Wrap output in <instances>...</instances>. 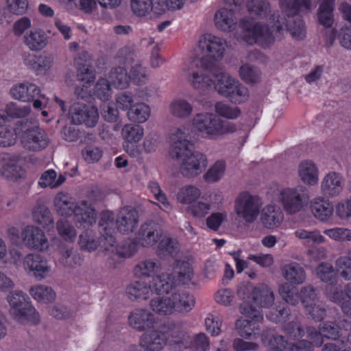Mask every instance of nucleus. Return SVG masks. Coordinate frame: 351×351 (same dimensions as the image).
Wrapping results in <instances>:
<instances>
[{
  "instance_id": "nucleus-34",
  "label": "nucleus",
  "mask_w": 351,
  "mask_h": 351,
  "mask_svg": "<svg viewBox=\"0 0 351 351\" xmlns=\"http://www.w3.org/2000/svg\"><path fill=\"white\" fill-rule=\"evenodd\" d=\"M282 271L284 278L291 284H302L306 278L304 269L297 263L285 265Z\"/></svg>"
},
{
  "instance_id": "nucleus-10",
  "label": "nucleus",
  "mask_w": 351,
  "mask_h": 351,
  "mask_svg": "<svg viewBox=\"0 0 351 351\" xmlns=\"http://www.w3.org/2000/svg\"><path fill=\"white\" fill-rule=\"evenodd\" d=\"M280 202L288 214H295L302 209L308 200L307 189L303 186L287 188L280 193Z\"/></svg>"
},
{
  "instance_id": "nucleus-39",
  "label": "nucleus",
  "mask_w": 351,
  "mask_h": 351,
  "mask_svg": "<svg viewBox=\"0 0 351 351\" xmlns=\"http://www.w3.org/2000/svg\"><path fill=\"white\" fill-rule=\"evenodd\" d=\"M108 82L117 88H125L128 86L130 77L126 69L121 66L112 68L108 73Z\"/></svg>"
},
{
  "instance_id": "nucleus-37",
  "label": "nucleus",
  "mask_w": 351,
  "mask_h": 351,
  "mask_svg": "<svg viewBox=\"0 0 351 351\" xmlns=\"http://www.w3.org/2000/svg\"><path fill=\"white\" fill-rule=\"evenodd\" d=\"M177 276V281L179 283H181L182 285L186 284L188 282H189L191 280L192 276H193V270L190 265V264L186 261H178L176 262V267L174 269V273L170 274L167 275L163 274L165 278H167V276H171L173 278V282L174 285L173 288L176 286V276Z\"/></svg>"
},
{
  "instance_id": "nucleus-29",
  "label": "nucleus",
  "mask_w": 351,
  "mask_h": 351,
  "mask_svg": "<svg viewBox=\"0 0 351 351\" xmlns=\"http://www.w3.org/2000/svg\"><path fill=\"white\" fill-rule=\"evenodd\" d=\"M8 123V119L5 112H0V147H10L16 142V134Z\"/></svg>"
},
{
  "instance_id": "nucleus-1",
  "label": "nucleus",
  "mask_w": 351,
  "mask_h": 351,
  "mask_svg": "<svg viewBox=\"0 0 351 351\" xmlns=\"http://www.w3.org/2000/svg\"><path fill=\"white\" fill-rule=\"evenodd\" d=\"M288 18L285 25V30L289 32L293 38L302 40L305 37V26L303 20L300 16L296 19L293 17ZM269 19L272 22L276 20V23L271 26L273 29L252 20L241 19L239 23L241 38L249 45L256 43L263 47H268L274 43L275 40L273 31L275 29L276 34H280L281 31L284 30L283 25L279 20L278 14L276 15L275 13L271 14Z\"/></svg>"
},
{
  "instance_id": "nucleus-46",
  "label": "nucleus",
  "mask_w": 351,
  "mask_h": 351,
  "mask_svg": "<svg viewBox=\"0 0 351 351\" xmlns=\"http://www.w3.org/2000/svg\"><path fill=\"white\" fill-rule=\"evenodd\" d=\"M149 116V108L143 103H139L131 107L128 112V118L138 123L145 122Z\"/></svg>"
},
{
  "instance_id": "nucleus-49",
  "label": "nucleus",
  "mask_w": 351,
  "mask_h": 351,
  "mask_svg": "<svg viewBox=\"0 0 351 351\" xmlns=\"http://www.w3.org/2000/svg\"><path fill=\"white\" fill-rule=\"evenodd\" d=\"M30 111L29 106H20L13 102L8 104L5 106V110H0L1 112H5L8 122L10 121V119L25 117L29 114Z\"/></svg>"
},
{
  "instance_id": "nucleus-16",
  "label": "nucleus",
  "mask_w": 351,
  "mask_h": 351,
  "mask_svg": "<svg viewBox=\"0 0 351 351\" xmlns=\"http://www.w3.org/2000/svg\"><path fill=\"white\" fill-rule=\"evenodd\" d=\"M128 324L137 331H145L154 328L156 324L155 316L149 310L136 308L128 315Z\"/></svg>"
},
{
  "instance_id": "nucleus-26",
  "label": "nucleus",
  "mask_w": 351,
  "mask_h": 351,
  "mask_svg": "<svg viewBox=\"0 0 351 351\" xmlns=\"http://www.w3.org/2000/svg\"><path fill=\"white\" fill-rule=\"evenodd\" d=\"M54 207L56 212L62 216L68 217L74 213L75 205L73 198L68 194L58 193L53 199Z\"/></svg>"
},
{
  "instance_id": "nucleus-31",
  "label": "nucleus",
  "mask_w": 351,
  "mask_h": 351,
  "mask_svg": "<svg viewBox=\"0 0 351 351\" xmlns=\"http://www.w3.org/2000/svg\"><path fill=\"white\" fill-rule=\"evenodd\" d=\"M149 305L152 311L160 315H171L176 311L171 295L152 299Z\"/></svg>"
},
{
  "instance_id": "nucleus-28",
  "label": "nucleus",
  "mask_w": 351,
  "mask_h": 351,
  "mask_svg": "<svg viewBox=\"0 0 351 351\" xmlns=\"http://www.w3.org/2000/svg\"><path fill=\"white\" fill-rule=\"evenodd\" d=\"M171 296L173 303H175L176 311L187 313L194 306L195 299L193 296L186 291L178 290Z\"/></svg>"
},
{
  "instance_id": "nucleus-22",
  "label": "nucleus",
  "mask_w": 351,
  "mask_h": 351,
  "mask_svg": "<svg viewBox=\"0 0 351 351\" xmlns=\"http://www.w3.org/2000/svg\"><path fill=\"white\" fill-rule=\"evenodd\" d=\"M214 78L213 86L219 94L226 97L230 94V90H232V86L237 81L232 79L228 74L223 72L220 67L210 71Z\"/></svg>"
},
{
  "instance_id": "nucleus-8",
  "label": "nucleus",
  "mask_w": 351,
  "mask_h": 351,
  "mask_svg": "<svg viewBox=\"0 0 351 351\" xmlns=\"http://www.w3.org/2000/svg\"><path fill=\"white\" fill-rule=\"evenodd\" d=\"M239 297L243 300V303L248 305L252 302L257 306L267 308L274 302V294L271 289L265 284H258L256 286L248 282L241 285L237 289Z\"/></svg>"
},
{
  "instance_id": "nucleus-13",
  "label": "nucleus",
  "mask_w": 351,
  "mask_h": 351,
  "mask_svg": "<svg viewBox=\"0 0 351 351\" xmlns=\"http://www.w3.org/2000/svg\"><path fill=\"white\" fill-rule=\"evenodd\" d=\"M23 266L29 274L38 280L46 278L50 271L46 258L37 253L27 254L24 258Z\"/></svg>"
},
{
  "instance_id": "nucleus-47",
  "label": "nucleus",
  "mask_w": 351,
  "mask_h": 351,
  "mask_svg": "<svg viewBox=\"0 0 351 351\" xmlns=\"http://www.w3.org/2000/svg\"><path fill=\"white\" fill-rule=\"evenodd\" d=\"M325 294L327 298L341 307V304L346 302L345 298L344 289H341L340 285L335 284H327L324 289Z\"/></svg>"
},
{
  "instance_id": "nucleus-45",
  "label": "nucleus",
  "mask_w": 351,
  "mask_h": 351,
  "mask_svg": "<svg viewBox=\"0 0 351 351\" xmlns=\"http://www.w3.org/2000/svg\"><path fill=\"white\" fill-rule=\"evenodd\" d=\"M247 8L252 16L265 17L269 10V3L267 0H248Z\"/></svg>"
},
{
  "instance_id": "nucleus-17",
  "label": "nucleus",
  "mask_w": 351,
  "mask_h": 351,
  "mask_svg": "<svg viewBox=\"0 0 351 351\" xmlns=\"http://www.w3.org/2000/svg\"><path fill=\"white\" fill-rule=\"evenodd\" d=\"M138 222V213L131 206H125L119 212L115 224L117 230L123 234L132 232Z\"/></svg>"
},
{
  "instance_id": "nucleus-9",
  "label": "nucleus",
  "mask_w": 351,
  "mask_h": 351,
  "mask_svg": "<svg viewBox=\"0 0 351 351\" xmlns=\"http://www.w3.org/2000/svg\"><path fill=\"white\" fill-rule=\"evenodd\" d=\"M261 206L260 198L246 191L240 193L235 200L237 215L247 223H253L256 221Z\"/></svg>"
},
{
  "instance_id": "nucleus-2",
  "label": "nucleus",
  "mask_w": 351,
  "mask_h": 351,
  "mask_svg": "<svg viewBox=\"0 0 351 351\" xmlns=\"http://www.w3.org/2000/svg\"><path fill=\"white\" fill-rule=\"evenodd\" d=\"M188 130L177 128L170 137L169 154L173 158L181 159L180 173L186 178L195 177L205 169L207 159L202 153L195 151L194 144L188 137Z\"/></svg>"
},
{
  "instance_id": "nucleus-63",
  "label": "nucleus",
  "mask_w": 351,
  "mask_h": 351,
  "mask_svg": "<svg viewBox=\"0 0 351 351\" xmlns=\"http://www.w3.org/2000/svg\"><path fill=\"white\" fill-rule=\"evenodd\" d=\"M335 8H318L317 11V22L326 28L331 27L334 21Z\"/></svg>"
},
{
  "instance_id": "nucleus-21",
  "label": "nucleus",
  "mask_w": 351,
  "mask_h": 351,
  "mask_svg": "<svg viewBox=\"0 0 351 351\" xmlns=\"http://www.w3.org/2000/svg\"><path fill=\"white\" fill-rule=\"evenodd\" d=\"M89 58L90 56L86 51L80 53L75 58V64L77 66V80L86 84L95 80V70L89 63Z\"/></svg>"
},
{
  "instance_id": "nucleus-59",
  "label": "nucleus",
  "mask_w": 351,
  "mask_h": 351,
  "mask_svg": "<svg viewBox=\"0 0 351 351\" xmlns=\"http://www.w3.org/2000/svg\"><path fill=\"white\" fill-rule=\"evenodd\" d=\"M239 73L241 79L247 84H256L260 80V72L256 67L244 64L240 67Z\"/></svg>"
},
{
  "instance_id": "nucleus-25",
  "label": "nucleus",
  "mask_w": 351,
  "mask_h": 351,
  "mask_svg": "<svg viewBox=\"0 0 351 351\" xmlns=\"http://www.w3.org/2000/svg\"><path fill=\"white\" fill-rule=\"evenodd\" d=\"M74 221L77 226H90L96 222V211L95 209L87 206L86 203L83 202L82 206L75 208Z\"/></svg>"
},
{
  "instance_id": "nucleus-61",
  "label": "nucleus",
  "mask_w": 351,
  "mask_h": 351,
  "mask_svg": "<svg viewBox=\"0 0 351 351\" xmlns=\"http://www.w3.org/2000/svg\"><path fill=\"white\" fill-rule=\"evenodd\" d=\"M131 9L138 16H145L153 9L152 0H131Z\"/></svg>"
},
{
  "instance_id": "nucleus-19",
  "label": "nucleus",
  "mask_w": 351,
  "mask_h": 351,
  "mask_svg": "<svg viewBox=\"0 0 351 351\" xmlns=\"http://www.w3.org/2000/svg\"><path fill=\"white\" fill-rule=\"evenodd\" d=\"M260 222L267 229H274L280 226L284 215L281 208L276 205H267L260 210Z\"/></svg>"
},
{
  "instance_id": "nucleus-12",
  "label": "nucleus",
  "mask_w": 351,
  "mask_h": 351,
  "mask_svg": "<svg viewBox=\"0 0 351 351\" xmlns=\"http://www.w3.org/2000/svg\"><path fill=\"white\" fill-rule=\"evenodd\" d=\"M69 114L73 124H85L88 128L95 126L99 119L97 108L90 103L76 101L71 106Z\"/></svg>"
},
{
  "instance_id": "nucleus-15",
  "label": "nucleus",
  "mask_w": 351,
  "mask_h": 351,
  "mask_svg": "<svg viewBox=\"0 0 351 351\" xmlns=\"http://www.w3.org/2000/svg\"><path fill=\"white\" fill-rule=\"evenodd\" d=\"M23 147L32 152H40L46 149L51 140L47 133L41 128H33L27 135L21 137Z\"/></svg>"
},
{
  "instance_id": "nucleus-62",
  "label": "nucleus",
  "mask_w": 351,
  "mask_h": 351,
  "mask_svg": "<svg viewBox=\"0 0 351 351\" xmlns=\"http://www.w3.org/2000/svg\"><path fill=\"white\" fill-rule=\"evenodd\" d=\"M290 315V309L287 306L278 305L271 309L266 317L271 321L278 323L285 322Z\"/></svg>"
},
{
  "instance_id": "nucleus-57",
  "label": "nucleus",
  "mask_w": 351,
  "mask_h": 351,
  "mask_svg": "<svg viewBox=\"0 0 351 351\" xmlns=\"http://www.w3.org/2000/svg\"><path fill=\"white\" fill-rule=\"evenodd\" d=\"M226 164L223 160L217 161L204 176L207 182L219 181L224 174Z\"/></svg>"
},
{
  "instance_id": "nucleus-14",
  "label": "nucleus",
  "mask_w": 351,
  "mask_h": 351,
  "mask_svg": "<svg viewBox=\"0 0 351 351\" xmlns=\"http://www.w3.org/2000/svg\"><path fill=\"white\" fill-rule=\"evenodd\" d=\"M307 333L308 337L318 346L322 344L323 337L335 341L342 335L339 326L331 322L323 323L320 325L319 330H317L315 328H308Z\"/></svg>"
},
{
  "instance_id": "nucleus-41",
  "label": "nucleus",
  "mask_w": 351,
  "mask_h": 351,
  "mask_svg": "<svg viewBox=\"0 0 351 351\" xmlns=\"http://www.w3.org/2000/svg\"><path fill=\"white\" fill-rule=\"evenodd\" d=\"M30 295L38 302L49 303L56 298V293L51 287L45 285H37L31 287Z\"/></svg>"
},
{
  "instance_id": "nucleus-6",
  "label": "nucleus",
  "mask_w": 351,
  "mask_h": 351,
  "mask_svg": "<svg viewBox=\"0 0 351 351\" xmlns=\"http://www.w3.org/2000/svg\"><path fill=\"white\" fill-rule=\"evenodd\" d=\"M199 47L206 50V55L198 60L196 66L205 70L213 71L219 67V61L223 58L225 48L222 40L212 35H208L199 42Z\"/></svg>"
},
{
  "instance_id": "nucleus-24",
  "label": "nucleus",
  "mask_w": 351,
  "mask_h": 351,
  "mask_svg": "<svg viewBox=\"0 0 351 351\" xmlns=\"http://www.w3.org/2000/svg\"><path fill=\"white\" fill-rule=\"evenodd\" d=\"M343 189V178L340 173H328L322 182V190L325 195L333 197L339 195Z\"/></svg>"
},
{
  "instance_id": "nucleus-7",
  "label": "nucleus",
  "mask_w": 351,
  "mask_h": 351,
  "mask_svg": "<svg viewBox=\"0 0 351 351\" xmlns=\"http://www.w3.org/2000/svg\"><path fill=\"white\" fill-rule=\"evenodd\" d=\"M8 235L12 244L19 245L23 244L29 249L43 250L48 247V241L44 232L38 228L28 226L22 230L16 228L8 230Z\"/></svg>"
},
{
  "instance_id": "nucleus-53",
  "label": "nucleus",
  "mask_w": 351,
  "mask_h": 351,
  "mask_svg": "<svg viewBox=\"0 0 351 351\" xmlns=\"http://www.w3.org/2000/svg\"><path fill=\"white\" fill-rule=\"evenodd\" d=\"M278 292L282 298L289 304L295 306L298 304L300 297L295 292L294 288L288 282L280 285Z\"/></svg>"
},
{
  "instance_id": "nucleus-51",
  "label": "nucleus",
  "mask_w": 351,
  "mask_h": 351,
  "mask_svg": "<svg viewBox=\"0 0 351 351\" xmlns=\"http://www.w3.org/2000/svg\"><path fill=\"white\" fill-rule=\"evenodd\" d=\"M317 276L328 284L337 283L336 274L331 264L322 263L316 268Z\"/></svg>"
},
{
  "instance_id": "nucleus-3",
  "label": "nucleus",
  "mask_w": 351,
  "mask_h": 351,
  "mask_svg": "<svg viewBox=\"0 0 351 351\" xmlns=\"http://www.w3.org/2000/svg\"><path fill=\"white\" fill-rule=\"evenodd\" d=\"M9 304V314L12 318L21 324L37 325L40 318L38 312L27 300V295L22 291H13L6 296Z\"/></svg>"
},
{
  "instance_id": "nucleus-55",
  "label": "nucleus",
  "mask_w": 351,
  "mask_h": 351,
  "mask_svg": "<svg viewBox=\"0 0 351 351\" xmlns=\"http://www.w3.org/2000/svg\"><path fill=\"white\" fill-rule=\"evenodd\" d=\"M232 88H232L233 91L230 90V94L226 97L232 103L241 104L248 99V90L245 86L237 81Z\"/></svg>"
},
{
  "instance_id": "nucleus-38",
  "label": "nucleus",
  "mask_w": 351,
  "mask_h": 351,
  "mask_svg": "<svg viewBox=\"0 0 351 351\" xmlns=\"http://www.w3.org/2000/svg\"><path fill=\"white\" fill-rule=\"evenodd\" d=\"M179 252V245L176 239L170 237L162 238L158 245L157 254L160 258L174 257Z\"/></svg>"
},
{
  "instance_id": "nucleus-56",
  "label": "nucleus",
  "mask_w": 351,
  "mask_h": 351,
  "mask_svg": "<svg viewBox=\"0 0 351 351\" xmlns=\"http://www.w3.org/2000/svg\"><path fill=\"white\" fill-rule=\"evenodd\" d=\"M101 236L99 238V245L106 252H113L116 249V238L114 235V230L100 231Z\"/></svg>"
},
{
  "instance_id": "nucleus-30",
  "label": "nucleus",
  "mask_w": 351,
  "mask_h": 351,
  "mask_svg": "<svg viewBox=\"0 0 351 351\" xmlns=\"http://www.w3.org/2000/svg\"><path fill=\"white\" fill-rule=\"evenodd\" d=\"M24 42L32 51H39L47 45V37L41 29L31 30L24 36Z\"/></svg>"
},
{
  "instance_id": "nucleus-42",
  "label": "nucleus",
  "mask_w": 351,
  "mask_h": 351,
  "mask_svg": "<svg viewBox=\"0 0 351 351\" xmlns=\"http://www.w3.org/2000/svg\"><path fill=\"white\" fill-rule=\"evenodd\" d=\"M312 213L321 221L327 220L332 214L333 206L324 199L314 202L311 206Z\"/></svg>"
},
{
  "instance_id": "nucleus-27",
  "label": "nucleus",
  "mask_w": 351,
  "mask_h": 351,
  "mask_svg": "<svg viewBox=\"0 0 351 351\" xmlns=\"http://www.w3.org/2000/svg\"><path fill=\"white\" fill-rule=\"evenodd\" d=\"M166 343V337L158 330H152L142 336L141 344L145 350L149 351H159Z\"/></svg>"
},
{
  "instance_id": "nucleus-40",
  "label": "nucleus",
  "mask_w": 351,
  "mask_h": 351,
  "mask_svg": "<svg viewBox=\"0 0 351 351\" xmlns=\"http://www.w3.org/2000/svg\"><path fill=\"white\" fill-rule=\"evenodd\" d=\"M66 180V177L63 174H60L57 178V173L53 169H49L42 173L39 185L43 188L47 186L51 189H56L61 186Z\"/></svg>"
},
{
  "instance_id": "nucleus-32",
  "label": "nucleus",
  "mask_w": 351,
  "mask_h": 351,
  "mask_svg": "<svg viewBox=\"0 0 351 351\" xmlns=\"http://www.w3.org/2000/svg\"><path fill=\"white\" fill-rule=\"evenodd\" d=\"M298 173L301 180L305 184L313 185L317 182L318 171L312 162H301L298 167Z\"/></svg>"
},
{
  "instance_id": "nucleus-5",
  "label": "nucleus",
  "mask_w": 351,
  "mask_h": 351,
  "mask_svg": "<svg viewBox=\"0 0 351 351\" xmlns=\"http://www.w3.org/2000/svg\"><path fill=\"white\" fill-rule=\"evenodd\" d=\"M195 128L210 138L217 136L234 132L237 130L234 124L221 120L216 114L200 113L193 119Z\"/></svg>"
},
{
  "instance_id": "nucleus-36",
  "label": "nucleus",
  "mask_w": 351,
  "mask_h": 351,
  "mask_svg": "<svg viewBox=\"0 0 351 351\" xmlns=\"http://www.w3.org/2000/svg\"><path fill=\"white\" fill-rule=\"evenodd\" d=\"M234 11L232 9L221 8L215 15L217 27L223 32H230L236 22L233 17Z\"/></svg>"
},
{
  "instance_id": "nucleus-33",
  "label": "nucleus",
  "mask_w": 351,
  "mask_h": 351,
  "mask_svg": "<svg viewBox=\"0 0 351 351\" xmlns=\"http://www.w3.org/2000/svg\"><path fill=\"white\" fill-rule=\"evenodd\" d=\"M52 58L50 56L42 54L36 56L28 53L24 56V62L25 65L29 66L36 71L49 69L52 63Z\"/></svg>"
},
{
  "instance_id": "nucleus-50",
  "label": "nucleus",
  "mask_w": 351,
  "mask_h": 351,
  "mask_svg": "<svg viewBox=\"0 0 351 351\" xmlns=\"http://www.w3.org/2000/svg\"><path fill=\"white\" fill-rule=\"evenodd\" d=\"M123 138L128 143H136L143 136V129L139 125L128 124L122 129Z\"/></svg>"
},
{
  "instance_id": "nucleus-18",
  "label": "nucleus",
  "mask_w": 351,
  "mask_h": 351,
  "mask_svg": "<svg viewBox=\"0 0 351 351\" xmlns=\"http://www.w3.org/2000/svg\"><path fill=\"white\" fill-rule=\"evenodd\" d=\"M282 10L288 17L301 16L312 12V0H280Z\"/></svg>"
},
{
  "instance_id": "nucleus-48",
  "label": "nucleus",
  "mask_w": 351,
  "mask_h": 351,
  "mask_svg": "<svg viewBox=\"0 0 351 351\" xmlns=\"http://www.w3.org/2000/svg\"><path fill=\"white\" fill-rule=\"evenodd\" d=\"M34 220L43 226H47L53 223L49 209L43 204L36 206L33 211Z\"/></svg>"
},
{
  "instance_id": "nucleus-44",
  "label": "nucleus",
  "mask_w": 351,
  "mask_h": 351,
  "mask_svg": "<svg viewBox=\"0 0 351 351\" xmlns=\"http://www.w3.org/2000/svg\"><path fill=\"white\" fill-rule=\"evenodd\" d=\"M18 157L11 158L7 163L3 165L1 173L5 178L17 180L23 176L24 170L22 167L18 164Z\"/></svg>"
},
{
  "instance_id": "nucleus-43",
  "label": "nucleus",
  "mask_w": 351,
  "mask_h": 351,
  "mask_svg": "<svg viewBox=\"0 0 351 351\" xmlns=\"http://www.w3.org/2000/svg\"><path fill=\"white\" fill-rule=\"evenodd\" d=\"M209 72L210 75L198 72H193L192 73V79L190 80L193 86L202 92H204L210 88L213 85L214 78L213 77L209 70H205Z\"/></svg>"
},
{
  "instance_id": "nucleus-64",
  "label": "nucleus",
  "mask_w": 351,
  "mask_h": 351,
  "mask_svg": "<svg viewBox=\"0 0 351 351\" xmlns=\"http://www.w3.org/2000/svg\"><path fill=\"white\" fill-rule=\"evenodd\" d=\"M337 271L346 280H351V259L346 256H341L336 261Z\"/></svg>"
},
{
  "instance_id": "nucleus-23",
  "label": "nucleus",
  "mask_w": 351,
  "mask_h": 351,
  "mask_svg": "<svg viewBox=\"0 0 351 351\" xmlns=\"http://www.w3.org/2000/svg\"><path fill=\"white\" fill-rule=\"evenodd\" d=\"M10 93L14 98L25 102L32 101L36 97H44L40 95V90L37 86L29 82L13 87Z\"/></svg>"
},
{
  "instance_id": "nucleus-35",
  "label": "nucleus",
  "mask_w": 351,
  "mask_h": 351,
  "mask_svg": "<svg viewBox=\"0 0 351 351\" xmlns=\"http://www.w3.org/2000/svg\"><path fill=\"white\" fill-rule=\"evenodd\" d=\"M158 261H145L139 263L134 269V274L136 277L151 280L150 278L156 277L155 273L159 270Z\"/></svg>"
},
{
  "instance_id": "nucleus-4",
  "label": "nucleus",
  "mask_w": 351,
  "mask_h": 351,
  "mask_svg": "<svg viewBox=\"0 0 351 351\" xmlns=\"http://www.w3.org/2000/svg\"><path fill=\"white\" fill-rule=\"evenodd\" d=\"M174 285L173 276L158 275L153 280H136L130 283L126 288V294L131 300H147L151 289H153L158 295L169 293Z\"/></svg>"
},
{
  "instance_id": "nucleus-58",
  "label": "nucleus",
  "mask_w": 351,
  "mask_h": 351,
  "mask_svg": "<svg viewBox=\"0 0 351 351\" xmlns=\"http://www.w3.org/2000/svg\"><path fill=\"white\" fill-rule=\"evenodd\" d=\"M200 195L199 190L193 186L182 188L178 193V200L182 204H191Z\"/></svg>"
},
{
  "instance_id": "nucleus-60",
  "label": "nucleus",
  "mask_w": 351,
  "mask_h": 351,
  "mask_svg": "<svg viewBox=\"0 0 351 351\" xmlns=\"http://www.w3.org/2000/svg\"><path fill=\"white\" fill-rule=\"evenodd\" d=\"M58 234L67 241L73 242L76 237L75 230L67 220H58L56 224Z\"/></svg>"
},
{
  "instance_id": "nucleus-11",
  "label": "nucleus",
  "mask_w": 351,
  "mask_h": 351,
  "mask_svg": "<svg viewBox=\"0 0 351 351\" xmlns=\"http://www.w3.org/2000/svg\"><path fill=\"white\" fill-rule=\"evenodd\" d=\"M240 312L246 317L251 319H238L236 322V328L239 335L245 339H252L256 337L255 330H259L258 322L263 319V316L256 307L248 305L246 303H242L239 306Z\"/></svg>"
},
{
  "instance_id": "nucleus-20",
  "label": "nucleus",
  "mask_w": 351,
  "mask_h": 351,
  "mask_svg": "<svg viewBox=\"0 0 351 351\" xmlns=\"http://www.w3.org/2000/svg\"><path fill=\"white\" fill-rule=\"evenodd\" d=\"M161 237L158 224L153 221L143 223L137 232L136 239L143 246L153 245Z\"/></svg>"
},
{
  "instance_id": "nucleus-54",
  "label": "nucleus",
  "mask_w": 351,
  "mask_h": 351,
  "mask_svg": "<svg viewBox=\"0 0 351 351\" xmlns=\"http://www.w3.org/2000/svg\"><path fill=\"white\" fill-rule=\"evenodd\" d=\"M285 339H295L302 337L304 335V330L302 324L295 321L285 323L282 327Z\"/></svg>"
},
{
  "instance_id": "nucleus-52",
  "label": "nucleus",
  "mask_w": 351,
  "mask_h": 351,
  "mask_svg": "<svg viewBox=\"0 0 351 351\" xmlns=\"http://www.w3.org/2000/svg\"><path fill=\"white\" fill-rule=\"evenodd\" d=\"M170 112L177 117L185 118L191 114L192 106L186 100L178 99L171 104Z\"/></svg>"
}]
</instances>
